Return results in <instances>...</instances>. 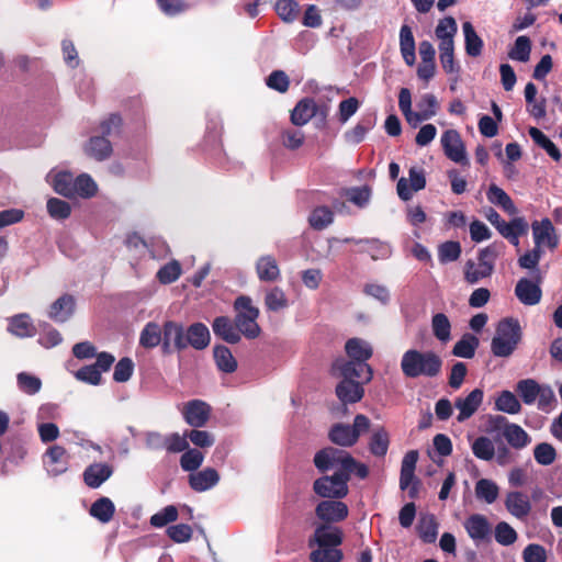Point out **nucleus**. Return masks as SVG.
Masks as SVG:
<instances>
[{"label":"nucleus","mask_w":562,"mask_h":562,"mask_svg":"<svg viewBox=\"0 0 562 562\" xmlns=\"http://www.w3.org/2000/svg\"><path fill=\"white\" fill-rule=\"evenodd\" d=\"M313 462L322 473L337 468L330 476L334 477V481L346 485H348L352 473L361 480L369 475V469L364 463L357 461L348 451L334 447H326L317 451Z\"/></svg>","instance_id":"obj_1"},{"label":"nucleus","mask_w":562,"mask_h":562,"mask_svg":"<svg viewBox=\"0 0 562 562\" xmlns=\"http://www.w3.org/2000/svg\"><path fill=\"white\" fill-rule=\"evenodd\" d=\"M442 360L434 351L408 349L401 360L403 374L409 379L418 376L435 378L441 372Z\"/></svg>","instance_id":"obj_2"},{"label":"nucleus","mask_w":562,"mask_h":562,"mask_svg":"<svg viewBox=\"0 0 562 562\" xmlns=\"http://www.w3.org/2000/svg\"><path fill=\"white\" fill-rule=\"evenodd\" d=\"M522 330L519 321L506 317L498 322L491 350L495 357L507 358L513 355L521 341Z\"/></svg>","instance_id":"obj_3"},{"label":"nucleus","mask_w":562,"mask_h":562,"mask_svg":"<svg viewBox=\"0 0 562 562\" xmlns=\"http://www.w3.org/2000/svg\"><path fill=\"white\" fill-rule=\"evenodd\" d=\"M487 430L503 437L507 445L516 450H521L531 442L528 432L518 424L510 423L504 415H490Z\"/></svg>","instance_id":"obj_4"},{"label":"nucleus","mask_w":562,"mask_h":562,"mask_svg":"<svg viewBox=\"0 0 562 562\" xmlns=\"http://www.w3.org/2000/svg\"><path fill=\"white\" fill-rule=\"evenodd\" d=\"M234 310L236 311L235 325L248 339L257 338L260 333V326L257 323L259 317V310L252 305V301L247 295H239L234 302Z\"/></svg>","instance_id":"obj_5"},{"label":"nucleus","mask_w":562,"mask_h":562,"mask_svg":"<svg viewBox=\"0 0 562 562\" xmlns=\"http://www.w3.org/2000/svg\"><path fill=\"white\" fill-rule=\"evenodd\" d=\"M176 334V349L181 351L189 346L196 350L205 349L211 340L210 331L206 325L203 323H193L190 325L184 333V328L181 324L176 322V325H170Z\"/></svg>","instance_id":"obj_6"},{"label":"nucleus","mask_w":562,"mask_h":562,"mask_svg":"<svg viewBox=\"0 0 562 562\" xmlns=\"http://www.w3.org/2000/svg\"><path fill=\"white\" fill-rule=\"evenodd\" d=\"M331 373L342 378V380L359 379L362 383H369L373 378V370L370 364L344 358H338L333 362Z\"/></svg>","instance_id":"obj_7"},{"label":"nucleus","mask_w":562,"mask_h":562,"mask_svg":"<svg viewBox=\"0 0 562 562\" xmlns=\"http://www.w3.org/2000/svg\"><path fill=\"white\" fill-rule=\"evenodd\" d=\"M418 456L419 454L417 450L408 451L404 456L401 465L400 488L402 491L407 490L408 497L412 499L417 498L419 494L420 481L415 475Z\"/></svg>","instance_id":"obj_8"},{"label":"nucleus","mask_w":562,"mask_h":562,"mask_svg":"<svg viewBox=\"0 0 562 562\" xmlns=\"http://www.w3.org/2000/svg\"><path fill=\"white\" fill-rule=\"evenodd\" d=\"M463 527L470 539L476 544L490 543L493 537V527L483 514H472L464 521Z\"/></svg>","instance_id":"obj_9"},{"label":"nucleus","mask_w":562,"mask_h":562,"mask_svg":"<svg viewBox=\"0 0 562 562\" xmlns=\"http://www.w3.org/2000/svg\"><path fill=\"white\" fill-rule=\"evenodd\" d=\"M348 514V506L340 499H323L315 507V515L324 522L323 525L340 522Z\"/></svg>","instance_id":"obj_10"},{"label":"nucleus","mask_w":562,"mask_h":562,"mask_svg":"<svg viewBox=\"0 0 562 562\" xmlns=\"http://www.w3.org/2000/svg\"><path fill=\"white\" fill-rule=\"evenodd\" d=\"M342 541L344 533L340 528L331 525H319L308 539V547L313 548L316 544L318 548H338Z\"/></svg>","instance_id":"obj_11"},{"label":"nucleus","mask_w":562,"mask_h":562,"mask_svg":"<svg viewBox=\"0 0 562 562\" xmlns=\"http://www.w3.org/2000/svg\"><path fill=\"white\" fill-rule=\"evenodd\" d=\"M314 493L324 499H341L349 493V487L341 482L334 481L330 475H323L313 483Z\"/></svg>","instance_id":"obj_12"},{"label":"nucleus","mask_w":562,"mask_h":562,"mask_svg":"<svg viewBox=\"0 0 562 562\" xmlns=\"http://www.w3.org/2000/svg\"><path fill=\"white\" fill-rule=\"evenodd\" d=\"M409 179L402 177L397 181L396 191L401 200L408 201L413 193L425 189L426 177L423 169L412 167L408 171Z\"/></svg>","instance_id":"obj_13"},{"label":"nucleus","mask_w":562,"mask_h":562,"mask_svg":"<svg viewBox=\"0 0 562 562\" xmlns=\"http://www.w3.org/2000/svg\"><path fill=\"white\" fill-rule=\"evenodd\" d=\"M445 155L454 162L468 164L464 144L456 130H448L441 136Z\"/></svg>","instance_id":"obj_14"},{"label":"nucleus","mask_w":562,"mask_h":562,"mask_svg":"<svg viewBox=\"0 0 562 562\" xmlns=\"http://www.w3.org/2000/svg\"><path fill=\"white\" fill-rule=\"evenodd\" d=\"M536 247L546 245L550 249H555L559 245V237L551 221L546 217L540 222L535 221L531 225Z\"/></svg>","instance_id":"obj_15"},{"label":"nucleus","mask_w":562,"mask_h":562,"mask_svg":"<svg viewBox=\"0 0 562 562\" xmlns=\"http://www.w3.org/2000/svg\"><path fill=\"white\" fill-rule=\"evenodd\" d=\"M182 414L187 424L200 428L209 422L211 407L201 400H192L186 404Z\"/></svg>","instance_id":"obj_16"},{"label":"nucleus","mask_w":562,"mask_h":562,"mask_svg":"<svg viewBox=\"0 0 562 562\" xmlns=\"http://www.w3.org/2000/svg\"><path fill=\"white\" fill-rule=\"evenodd\" d=\"M484 392L482 389H474L467 397H457L454 407L459 411L457 420L463 423L472 417L482 405Z\"/></svg>","instance_id":"obj_17"},{"label":"nucleus","mask_w":562,"mask_h":562,"mask_svg":"<svg viewBox=\"0 0 562 562\" xmlns=\"http://www.w3.org/2000/svg\"><path fill=\"white\" fill-rule=\"evenodd\" d=\"M361 381L341 380L335 389L336 396L344 404H355L364 396V389Z\"/></svg>","instance_id":"obj_18"},{"label":"nucleus","mask_w":562,"mask_h":562,"mask_svg":"<svg viewBox=\"0 0 562 562\" xmlns=\"http://www.w3.org/2000/svg\"><path fill=\"white\" fill-rule=\"evenodd\" d=\"M505 507L510 515L518 519H525L531 512V503L528 495L518 491L507 493Z\"/></svg>","instance_id":"obj_19"},{"label":"nucleus","mask_w":562,"mask_h":562,"mask_svg":"<svg viewBox=\"0 0 562 562\" xmlns=\"http://www.w3.org/2000/svg\"><path fill=\"white\" fill-rule=\"evenodd\" d=\"M76 301L71 294H63L49 307L48 316L57 323L67 322L75 313Z\"/></svg>","instance_id":"obj_20"},{"label":"nucleus","mask_w":562,"mask_h":562,"mask_svg":"<svg viewBox=\"0 0 562 562\" xmlns=\"http://www.w3.org/2000/svg\"><path fill=\"white\" fill-rule=\"evenodd\" d=\"M515 295L524 305H536L542 296L541 288L533 281L521 278L515 286Z\"/></svg>","instance_id":"obj_21"},{"label":"nucleus","mask_w":562,"mask_h":562,"mask_svg":"<svg viewBox=\"0 0 562 562\" xmlns=\"http://www.w3.org/2000/svg\"><path fill=\"white\" fill-rule=\"evenodd\" d=\"M113 473V468L108 463L95 462L86 468L83 482L91 488L101 486Z\"/></svg>","instance_id":"obj_22"},{"label":"nucleus","mask_w":562,"mask_h":562,"mask_svg":"<svg viewBox=\"0 0 562 562\" xmlns=\"http://www.w3.org/2000/svg\"><path fill=\"white\" fill-rule=\"evenodd\" d=\"M215 336L228 344H237L240 341V331L227 316H217L212 324Z\"/></svg>","instance_id":"obj_23"},{"label":"nucleus","mask_w":562,"mask_h":562,"mask_svg":"<svg viewBox=\"0 0 562 562\" xmlns=\"http://www.w3.org/2000/svg\"><path fill=\"white\" fill-rule=\"evenodd\" d=\"M317 113V104L312 98L300 100L291 111V123L295 126H303Z\"/></svg>","instance_id":"obj_24"},{"label":"nucleus","mask_w":562,"mask_h":562,"mask_svg":"<svg viewBox=\"0 0 562 562\" xmlns=\"http://www.w3.org/2000/svg\"><path fill=\"white\" fill-rule=\"evenodd\" d=\"M45 461L48 467V472L53 475H59L67 471L69 456L64 447L55 445L46 451Z\"/></svg>","instance_id":"obj_25"},{"label":"nucleus","mask_w":562,"mask_h":562,"mask_svg":"<svg viewBox=\"0 0 562 562\" xmlns=\"http://www.w3.org/2000/svg\"><path fill=\"white\" fill-rule=\"evenodd\" d=\"M113 148L111 142L104 136H92L85 145V153L97 161L110 158Z\"/></svg>","instance_id":"obj_26"},{"label":"nucleus","mask_w":562,"mask_h":562,"mask_svg":"<svg viewBox=\"0 0 562 562\" xmlns=\"http://www.w3.org/2000/svg\"><path fill=\"white\" fill-rule=\"evenodd\" d=\"M218 481V472L213 468H206L189 475V485L195 492L207 491L215 486Z\"/></svg>","instance_id":"obj_27"},{"label":"nucleus","mask_w":562,"mask_h":562,"mask_svg":"<svg viewBox=\"0 0 562 562\" xmlns=\"http://www.w3.org/2000/svg\"><path fill=\"white\" fill-rule=\"evenodd\" d=\"M497 232L512 245H519V237L528 232V223L524 217H514L510 222L504 221Z\"/></svg>","instance_id":"obj_28"},{"label":"nucleus","mask_w":562,"mask_h":562,"mask_svg":"<svg viewBox=\"0 0 562 562\" xmlns=\"http://www.w3.org/2000/svg\"><path fill=\"white\" fill-rule=\"evenodd\" d=\"M8 331L19 338L33 337L36 327L26 313H21L9 318Z\"/></svg>","instance_id":"obj_29"},{"label":"nucleus","mask_w":562,"mask_h":562,"mask_svg":"<svg viewBox=\"0 0 562 562\" xmlns=\"http://www.w3.org/2000/svg\"><path fill=\"white\" fill-rule=\"evenodd\" d=\"M329 440L340 447H352L358 441V435L350 425L335 424L328 434Z\"/></svg>","instance_id":"obj_30"},{"label":"nucleus","mask_w":562,"mask_h":562,"mask_svg":"<svg viewBox=\"0 0 562 562\" xmlns=\"http://www.w3.org/2000/svg\"><path fill=\"white\" fill-rule=\"evenodd\" d=\"M486 198L490 203L501 207L507 214L515 215L517 213V207L512 198L495 183L490 184L486 191Z\"/></svg>","instance_id":"obj_31"},{"label":"nucleus","mask_w":562,"mask_h":562,"mask_svg":"<svg viewBox=\"0 0 562 562\" xmlns=\"http://www.w3.org/2000/svg\"><path fill=\"white\" fill-rule=\"evenodd\" d=\"M345 350L349 359L356 361H367L372 357L373 350L371 346L361 338H350L345 345Z\"/></svg>","instance_id":"obj_32"},{"label":"nucleus","mask_w":562,"mask_h":562,"mask_svg":"<svg viewBox=\"0 0 562 562\" xmlns=\"http://www.w3.org/2000/svg\"><path fill=\"white\" fill-rule=\"evenodd\" d=\"M256 271L260 281L274 282L280 278L277 260L270 256H262L256 263Z\"/></svg>","instance_id":"obj_33"},{"label":"nucleus","mask_w":562,"mask_h":562,"mask_svg":"<svg viewBox=\"0 0 562 562\" xmlns=\"http://www.w3.org/2000/svg\"><path fill=\"white\" fill-rule=\"evenodd\" d=\"M400 47L403 59L408 66H413L416 60L415 40L411 27L404 24L400 31Z\"/></svg>","instance_id":"obj_34"},{"label":"nucleus","mask_w":562,"mask_h":562,"mask_svg":"<svg viewBox=\"0 0 562 562\" xmlns=\"http://www.w3.org/2000/svg\"><path fill=\"white\" fill-rule=\"evenodd\" d=\"M528 134L531 137V139L537 144L539 147L546 150V153L557 162H559L562 158L560 149L557 147V145L539 128L537 127H529Z\"/></svg>","instance_id":"obj_35"},{"label":"nucleus","mask_w":562,"mask_h":562,"mask_svg":"<svg viewBox=\"0 0 562 562\" xmlns=\"http://www.w3.org/2000/svg\"><path fill=\"white\" fill-rule=\"evenodd\" d=\"M462 29L464 33L465 53L470 57L480 56L484 46L482 38L477 35L471 22H464Z\"/></svg>","instance_id":"obj_36"},{"label":"nucleus","mask_w":562,"mask_h":562,"mask_svg":"<svg viewBox=\"0 0 562 562\" xmlns=\"http://www.w3.org/2000/svg\"><path fill=\"white\" fill-rule=\"evenodd\" d=\"M390 446V436L384 427H379L373 430L370 441H369V450L370 452L378 458H383L389 450Z\"/></svg>","instance_id":"obj_37"},{"label":"nucleus","mask_w":562,"mask_h":562,"mask_svg":"<svg viewBox=\"0 0 562 562\" xmlns=\"http://www.w3.org/2000/svg\"><path fill=\"white\" fill-rule=\"evenodd\" d=\"M493 272L491 266L480 263V261L475 263L469 259L464 266V280L469 284H476L482 279L491 277Z\"/></svg>","instance_id":"obj_38"},{"label":"nucleus","mask_w":562,"mask_h":562,"mask_svg":"<svg viewBox=\"0 0 562 562\" xmlns=\"http://www.w3.org/2000/svg\"><path fill=\"white\" fill-rule=\"evenodd\" d=\"M90 515L99 521L106 524L115 514V506L109 497L98 498L90 507Z\"/></svg>","instance_id":"obj_39"},{"label":"nucleus","mask_w":562,"mask_h":562,"mask_svg":"<svg viewBox=\"0 0 562 562\" xmlns=\"http://www.w3.org/2000/svg\"><path fill=\"white\" fill-rule=\"evenodd\" d=\"M162 335V328L157 323L149 322L140 331L139 345L146 349H153L160 344Z\"/></svg>","instance_id":"obj_40"},{"label":"nucleus","mask_w":562,"mask_h":562,"mask_svg":"<svg viewBox=\"0 0 562 562\" xmlns=\"http://www.w3.org/2000/svg\"><path fill=\"white\" fill-rule=\"evenodd\" d=\"M375 125V116L368 115L362 117L356 126L347 131L345 134L346 140L352 144L361 143L367 133Z\"/></svg>","instance_id":"obj_41"},{"label":"nucleus","mask_w":562,"mask_h":562,"mask_svg":"<svg viewBox=\"0 0 562 562\" xmlns=\"http://www.w3.org/2000/svg\"><path fill=\"white\" fill-rule=\"evenodd\" d=\"M479 344L480 341L477 337L471 334H465L456 342L452 353L456 357L471 359L474 357Z\"/></svg>","instance_id":"obj_42"},{"label":"nucleus","mask_w":562,"mask_h":562,"mask_svg":"<svg viewBox=\"0 0 562 562\" xmlns=\"http://www.w3.org/2000/svg\"><path fill=\"white\" fill-rule=\"evenodd\" d=\"M495 409L515 415L520 413L521 404L513 392L505 390L498 394L495 401Z\"/></svg>","instance_id":"obj_43"},{"label":"nucleus","mask_w":562,"mask_h":562,"mask_svg":"<svg viewBox=\"0 0 562 562\" xmlns=\"http://www.w3.org/2000/svg\"><path fill=\"white\" fill-rule=\"evenodd\" d=\"M419 538L425 543H434L438 536V522L434 515L423 517L417 526Z\"/></svg>","instance_id":"obj_44"},{"label":"nucleus","mask_w":562,"mask_h":562,"mask_svg":"<svg viewBox=\"0 0 562 562\" xmlns=\"http://www.w3.org/2000/svg\"><path fill=\"white\" fill-rule=\"evenodd\" d=\"M214 359L218 370L225 373H233L237 369V361L226 346L220 345L214 348Z\"/></svg>","instance_id":"obj_45"},{"label":"nucleus","mask_w":562,"mask_h":562,"mask_svg":"<svg viewBox=\"0 0 562 562\" xmlns=\"http://www.w3.org/2000/svg\"><path fill=\"white\" fill-rule=\"evenodd\" d=\"M499 494V488L495 482L488 479H481L475 484V496L486 504H493Z\"/></svg>","instance_id":"obj_46"},{"label":"nucleus","mask_w":562,"mask_h":562,"mask_svg":"<svg viewBox=\"0 0 562 562\" xmlns=\"http://www.w3.org/2000/svg\"><path fill=\"white\" fill-rule=\"evenodd\" d=\"M473 454L483 461H491L495 457V446L491 438L477 437L471 445Z\"/></svg>","instance_id":"obj_47"},{"label":"nucleus","mask_w":562,"mask_h":562,"mask_svg":"<svg viewBox=\"0 0 562 562\" xmlns=\"http://www.w3.org/2000/svg\"><path fill=\"white\" fill-rule=\"evenodd\" d=\"M431 328L434 336L442 341L447 342L451 337V324L449 318L443 313H437L431 318Z\"/></svg>","instance_id":"obj_48"},{"label":"nucleus","mask_w":562,"mask_h":562,"mask_svg":"<svg viewBox=\"0 0 562 562\" xmlns=\"http://www.w3.org/2000/svg\"><path fill=\"white\" fill-rule=\"evenodd\" d=\"M333 220L334 213L328 206H317L312 211L308 223L314 229L322 231L331 224Z\"/></svg>","instance_id":"obj_49"},{"label":"nucleus","mask_w":562,"mask_h":562,"mask_svg":"<svg viewBox=\"0 0 562 562\" xmlns=\"http://www.w3.org/2000/svg\"><path fill=\"white\" fill-rule=\"evenodd\" d=\"M539 389L540 385L532 379L520 380L516 385V391L526 405H531L535 403L539 395Z\"/></svg>","instance_id":"obj_50"},{"label":"nucleus","mask_w":562,"mask_h":562,"mask_svg":"<svg viewBox=\"0 0 562 562\" xmlns=\"http://www.w3.org/2000/svg\"><path fill=\"white\" fill-rule=\"evenodd\" d=\"M74 178L70 172H59L54 178V190L58 194L72 198L76 195V188L74 187Z\"/></svg>","instance_id":"obj_51"},{"label":"nucleus","mask_w":562,"mask_h":562,"mask_svg":"<svg viewBox=\"0 0 562 562\" xmlns=\"http://www.w3.org/2000/svg\"><path fill=\"white\" fill-rule=\"evenodd\" d=\"M265 305L268 311L279 312L288 306L285 293L279 286L272 288L265 296Z\"/></svg>","instance_id":"obj_52"},{"label":"nucleus","mask_w":562,"mask_h":562,"mask_svg":"<svg viewBox=\"0 0 562 562\" xmlns=\"http://www.w3.org/2000/svg\"><path fill=\"white\" fill-rule=\"evenodd\" d=\"M494 538L501 546L508 547L516 542L518 535L508 522L501 521L495 526Z\"/></svg>","instance_id":"obj_53"},{"label":"nucleus","mask_w":562,"mask_h":562,"mask_svg":"<svg viewBox=\"0 0 562 562\" xmlns=\"http://www.w3.org/2000/svg\"><path fill=\"white\" fill-rule=\"evenodd\" d=\"M344 553L338 548H317L310 553L311 562H341Z\"/></svg>","instance_id":"obj_54"},{"label":"nucleus","mask_w":562,"mask_h":562,"mask_svg":"<svg viewBox=\"0 0 562 562\" xmlns=\"http://www.w3.org/2000/svg\"><path fill=\"white\" fill-rule=\"evenodd\" d=\"M461 245L459 241L448 240L438 248V259L441 263L456 261L461 256Z\"/></svg>","instance_id":"obj_55"},{"label":"nucleus","mask_w":562,"mask_h":562,"mask_svg":"<svg viewBox=\"0 0 562 562\" xmlns=\"http://www.w3.org/2000/svg\"><path fill=\"white\" fill-rule=\"evenodd\" d=\"M204 454L198 449H187L180 458L183 471L193 472L203 463Z\"/></svg>","instance_id":"obj_56"},{"label":"nucleus","mask_w":562,"mask_h":562,"mask_svg":"<svg viewBox=\"0 0 562 562\" xmlns=\"http://www.w3.org/2000/svg\"><path fill=\"white\" fill-rule=\"evenodd\" d=\"M47 212L55 220H66L71 214L70 204L58 198H50L47 201Z\"/></svg>","instance_id":"obj_57"},{"label":"nucleus","mask_w":562,"mask_h":562,"mask_svg":"<svg viewBox=\"0 0 562 562\" xmlns=\"http://www.w3.org/2000/svg\"><path fill=\"white\" fill-rule=\"evenodd\" d=\"M531 50V41L528 36H518L515 41L513 49L509 52V57L515 60L526 63L529 60Z\"/></svg>","instance_id":"obj_58"},{"label":"nucleus","mask_w":562,"mask_h":562,"mask_svg":"<svg viewBox=\"0 0 562 562\" xmlns=\"http://www.w3.org/2000/svg\"><path fill=\"white\" fill-rule=\"evenodd\" d=\"M181 276V265L177 260H172L164 265L157 272V279L162 284L173 283Z\"/></svg>","instance_id":"obj_59"},{"label":"nucleus","mask_w":562,"mask_h":562,"mask_svg":"<svg viewBox=\"0 0 562 562\" xmlns=\"http://www.w3.org/2000/svg\"><path fill=\"white\" fill-rule=\"evenodd\" d=\"M276 11L283 21L293 22L299 15L300 7L294 0H278Z\"/></svg>","instance_id":"obj_60"},{"label":"nucleus","mask_w":562,"mask_h":562,"mask_svg":"<svg viewBox=\"0 0 562 562\" xmlns=\"http://www.w3.org/2000/svg\"><path fill=\"white\" fill-rule=\"evenodd\" d=\"M159 10L167 16H176L189 10L186 0H156Z\"/></svg>","instance_id":"obj_61"},{"label":"nucleus","mask_w":562,"mask_h":562,"mask_svg":"<svg viewBox=\"0 0 562 562\" xmlns=\"http://www.w3.org/2000/svg\"><path fill=\"white\" fill-rule=\"evenodd\" d=\"M178 515L177 507L168 505L150 517V525L156 528L165 527L168 524L176 521L178 519Z\"/></svg>","instance_id":"obj_62"},{"label":"nucleus","mask_w":562,"mask_h":562,"mask_svg":"<svg viewBox=\"0 0 562 562\" xmlns=\"http://www.w3.org/2000/svg\"><path fill=\"white\" fill-rule=\"evenodd\" d=\"M74 187L76 188V194L81 198H91L97 193L98 187L93 179L82 173L75 179Z\"/></svg>","instance_id":"obj_63"},{"label":"nucleus","mask_w":562,"mask_h":562,"mask_svg":"<svg viewBox=\"0 0 562 562\" xmlns=\"http://www.w3.org/2000/svg\"><path fill=\"white\" fill-rule=\"evenodd\" d=\"M305 140V135L300 130L285 128L281 132L282 145L290 150L299 149Z\"/></svg>","instance_id":"obj_64"}]
</instances>
